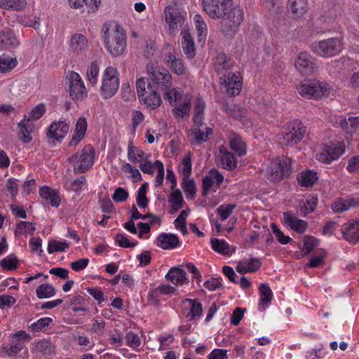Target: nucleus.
<instances>
[{"mask_svg": "<svg viewBox=\"0 0 359 359\" xmlns=\"http://www.w3.org/2000/svg\"><path fill=\"white\" fill-rule=\"evenodd\" d=\"M221 22V32L226 36H233L243 20V11L239 6L231 7L226 11Z\"/></svg>", "mask_w": 359, "mask_h": 359, "instance_id": "f03ea898", "label": "nucleus"}, {"mask_svg": "<svg viewBox=\"0 0 359 359\" xmlns=\"http://www.w3.org/2000/svg\"><path fill=\"white\" fill-rule=\"evenodd\" d=\"M129 196L127 190L122 187L116 188L112 195V199L116 203L126 201Z\"/></svg>", "mask_w": 359, "mask_h": 359, "instance_id": "774afa93", "label": "nucleus"}, {"mask_svg": "<svg viewBox=\"0 0 359 359\" xmlns=\"http://www.w3.org/2000/svg\"><path fill=\"white\" fill-rule=\"evenodd\" d=\"M271 227L273 233L275 235L276 239L280 244L286 245L292 241V238L290 236L284 235V233L280 230L278 226L275 223L271 224Z\"/></svg>", "mask_w": 359, "mask_h": 359, "instance_id": "052dcab7", "label": "nucleus"}, {"mask_svg": "<svg viewBox=\"0 0 359 359\" xmlns=\"http://www.w3.org/2000/svg\"><path fill=\"white\" fill-rule=\"evenodd\" d=\"M0 264L4 269L12 271L17 269L18 259L15 257L8 256L2 259Z\"/></svg>", "mask_w": 359, "mask_h": 359, "instance_id": "e2e57ef3", "label": "nucleus"}, {"mask_svg": "<svg viewBox=\"0 0 359 359\" xmlns=\"http://www.w3.org/2000/svg\"><path fill=\"white\" fill-rule=\"evenodd\" d=\"M156 245L163 250L174 249L180 245V239L175 234L162 233L156 238Z\"/></svg>", "mask_w": 359, "mask_h": 359, "instance_id": "aec40b11", "label": "nucleus"}, {"mask_svg": "<svg viewBox=\"0 0 359 359\" xmlns=\"http://www.w3.org/2000/svg\"><path fill=\"white\" fill-rule=\"evenodd\" d=\"M235 208L236 205L234 204L222 205L217 208V212L221 219L224 221L231 215Z\"/></svg>", "mask_w": 359, "mask_h": 359, "instance_id": "bf43d9fd", "label": "nucleus"}, {"mask_svg": "<svg viewBox=\"0 0 359 359\" xmlns=\"http://www.w3.org/2000/svg\"><path fill=\"white\" fill-rule=\"evenodd\" d=\"M264 7L271 13L278 14L283 10L281 0H261Z\"/></svg>", "mask_w": 359, "mask_h": 359, "instance_id": "6e6d98bb", "label": "nucleus"}, {"mask_svg": "<svg viewBox=\"0 0 359 359\" xmlns=\"http://www.w3.org/2000/svg\"><path fill=\"white\" fill-rule=\"evenodd\" d=\"M306 131V127L299 121L294 120L287 126L283 139L286 146L292 147L299 143L304 137Z\"/></svg>", "mask_w": 359, "mask_h": 359, "instance_id": "9b49d317", "label": "nucleus"}, {"mask_svg": "<svg viewBox=\"0 0 359 359\" xmlns=\"http://www.w3.org/2000/svg\"><path fill=\"white\" fill-rule=\"evenodd\" d=\"M295 66L298 71L304 75L313 74L317 68L314 59L307 52L299 53Z\"/></svg>", "mask_w": 359, "mask_h": 359, "instance_id": "dca6fc26", "label": "nucleus"}, {"mask_svg": "<svg viewBox=\"0 0 359 359\" xmlns=\"http://www.w3.org/2000/svg\"><path fill=\"white\" fill-rule=\"evenodd\" d=\"M183 306L185 309L189 311L185 316L189 320H192L195 318L200 317L203 313L202 304L197 299H185L182 301Z\"/></svg>", "mask_w": 359, "mask_h": 359, "instance_id": "412c9836", "label": "nucleus"}, {"mask_svg": "<svg viewBox=\"0 0 359 359\" xmlns=\"http://www.w3.org/2000/svg\"><path fill=\"white\" fill-rule=\"evenodd\" d=\"M71 50L74 53H83L88 49V41L86 36L81 34H74L70 41Z\"/></svg>", "mask_w": 359, "mask_h": 359, "instance_id": "473e14b6", "label": "nucleus"}, {"mask_svg": "<svg viewBox=\"0 0 359 359\" xmlns=\"http://www.w3.org/2000/svg\"><path fill=\"white\" fill-rule=\"evenodd\" d=\"M318 180V172L309 169L301 172L297 177L298 183L304 187H311Z\"/></svg>", "mask_w": 359, "mask_h": 359, "instance_id": "c756f323", "label": "nucleus"}, {"mask_svg": "<svg viewBox=\"0 0 359 359\" xmlns=\"http://www.w3.org/2000/svg\"><path fill=\"white\" fill-rule=\"evenodd\" d=\"M223 181V175L216 169H211L202 180V195L206 196L210 191L216 192Z\"/></svg>", "mask_w": 359, "mask_h": 359, "instance_id": "ddd939ff", "label": "nucleus"}, {"mask_svg": "<svg viewBox=\"0 0 359 359\" xmlns=\"http://www.w3.org/2000/svg\"><path fill=\"white\" fill-rule=\"evenodd\" d=\"M17 65L15 58L3 55L0 56V73H5L11 71Z\"/></svg>", "mask_w": 359, "mask_h": 359, "instance_id": "49530a36", "label": "nucleus"}, {"mask_svg": "<svg viewBox=\"0 0 359 359\" xmlns=\"http://www.w3.org/2000/svg\"><path fill=\"white\" fill-rule=\"evenodd\" d=\"M260 294L259 302L263 305L268 306L271 304L273 297V293L268 283H262L259 287Z\"/></svg>", "mask_w": 359, "mask_h": 359, "instance_id": "79ce46f5", "label": "nucleus"}, {"mask_svg": "<svg viewBox=\"0 0 359 359\" xmlns=\"http://www.w3.org/2000/svg\"><path fill=\"white\" fill-rule=\"evenodd\" d=\"M220 83L225 88V91L231 96L240 93L242 88V78L240 73L229 72L220 78Z\"/></svg>", "mask_w": 359, "mask_h": 359, "instance_id": "4468645a", "label": "nucleus"}, {"mask_svg": "<svg viewBox=\"0 0 359 359\" xmlns=\"http://www.w3.org/2000/svg\"><path fill=\"white\" fill-rule=\"evenodd\" d=\"M119 86L118 73L116 68L107 67L104 71L100 95L103 99L112 97L117 92Z\"/></svg>", "mask_w": 359, "mask_h": 359, "instance_id": "0eeeda50", "label": "nucleus"}, {"mask_svg": "<svg viewBox=\"0 0 359 359\" xmlns=\"http://www.w3.org/2000/svg\"><path fill=\"white\" fill-rule=\"evenodd\" d=\"M162 91L163 93L164 99L168 100L172 105L182 100V95L175 88H171V86L165 87L162 88Z\"/></svg>", "mask_w": 359, "mask_h": 359, "instance_id": "58836bf2", "label": "nucleus"}, {"mask_svg": "<svg viewBox=\"0 0 359 359\" xmlns=\"http://www.w3.org/2000/svg\"><path fill=\"white\" fill-rule=\"evenodd\" d=\"M26 5V0H0V8L5 9L20 11L22 10Z\"/></svg>", "mask_w": 359, "mask_h": 359, "instance_id": "c03bdc74", "label": "nucleus"}, {"mask_svg": "<svg viewBox=\"0 0 359 359\" xmlns=\"http://www.w3.org/2000/svg\"><path fill=\"white\" fill-rule=\"evenodd\" d=\"M168 34L175 36L183 27L187 13L175 6H166L163 11Z\"/></svg>", "mask_w": 359, "mask_h": 359, "instance_id": "20e7f679", "label": "nucleus"}, {"mask_svg": "<svg viewBox=\"0 0 359 359\" xmlns=\"http://www.w3.org/2000/svg\"><path fill=\"white\" fill-rule=\"evenodd\" d=\"M84 302V299L81 295H75L70 300V304L72 306V311L78 312L79 311H85L86 308L81 306Z\"/></svg>", "mask_w": 359, "mask_h": 359, "instance_id": "69168bd1", "label": "nucleus"}, {"mask_svg": "<svg viewBox=\"0 0 359 359\" xmlns=\"http://www.w3.org/2000/svg\"><path fill=\"white\" fill-rule=\"evenodd\" d=\"M205 108V102L201 97H198L194 108V123H200L203 122L204 119V110Z\"/></svg>", "mask_w": 359, "mask_h": 359, "instance_id": "e433bc0d", "label": "nucleus"}, {"mask_svg": "<svg viewBox=\"0 0 359 359\" xmlns=\"http://www.w3.org/2000/svg\"><path fill=\"white\" fill-rule=\"evenodd\" d=\"M165 62L170 66V69L177 75H182L185 72V67L183 61L177 57L174 51L169 52L165 57Z\"/></svg>", "mask_w": 359, "mask_h": 359, "instance_id": "a878e982", "label": "nucleus"}, {"mask_svg": "<svg viewBox=\"0 0 359 359\" xmlns=\"http://www.w3.org/2000/svg\"><path fill=\"white\" fill-rule=\"evenodd\" d=\"M102 39L107 51L113 57L121 55L126 48V36L123 27L117 24L103 25Z\"/></svg>", "mask_w": 359, "mask_h": 359, "instance_id": "f257e3e1", "label": "nucleus"}, {"mask_svg": "<svg viewBox=\"0 0 359 359\" xmlns=\"http://www.w3.org/2000/svg\"><path fill=\"white\" fill-rule=\"evenodd\" d=\"M194 22L195 24L196 29L198 32V41H201L205 39L208 34V28L206 23L203 18L199 14H196L194 16Z\"/></svg>", "mask_w": 359, "mask_h": 359, "instance_id": "4c0bfd02", "label": "nucleus"}, {"mask_svg": "<svg viewBox=\"0 0 359 359\" xmlns=\"http://www.w3.org/2000/svg\"><path fill=\"white\" fill-rule=\"evenodd\" d=\"M341 231L346 241L352 244L357 243L359 241V219L348 220L342 225Z\"/></svg>", "mask_w": 359, "mask_h": 359, "instance_id": "f3484780", "label": "nucleus"}, {"mask_svg": "<svg viewBox=\"0 0 359 359\" xmlns=\"http://www.w3.org/2000/svg\"><path fill=\"white\" fill-rule=\"evenodd\" d=\"M339 126L347 133H355L359 131V116L341 118Z\"/></svg>", "mask_w": 359, "mask_h": 359, "instance_id": "72a5a7b5", "label": "nucleus"}, {"mask_svg": "<svg viewBox=\"0 0 359 359\" xmlns=\"http://www.w3.org/2000/svg\"><path fill=\"white\" fill-rule=\"evenodd\" d=\"M46 111V107L43 104L36 105L30 112L27 118L25 116L24 119L21 120L18 123L20 128V133L22 136L20 137L25 143H28L32 140L31 133L33 131L34 126L29 122L30 119L38 120Z\"/></svg>", "mask_w": 359, "mask_h": 359, "instance_id": "1a4fd4ad", "label": "nucleus"}, {"mask_svg": "<svg viewBox=\"0 0 359 359\" xmlns=\"http://www.w3.org/2000/svg\"><path fill=\"white\" fill-rule=\"evenodd\" d=\"M35 230H36V228H35L34 224L29 222L20 221L16 225V228L15 230V236H20L22 234L26 235L28 233L33 234Z\"/></svg>", "mask_w": 359, "mask_h": 359, "instance_id": "de8ad7c7", "label": "nucleus"}, {"mask_svg": "<svg viewBox=\"0 0 359 359\" xmlns=\"http://www.w3.org/2000/svg\"><path fill=\"white\" fill-rule=\"evenodd\" d=\"M121 170L126 173H130V177L135 182L140 181L142 179L140 171L137 169L132 167L129 163H124Z\"/></svg>", "mask_w": 359, "mask_h": 359, "instance_id": "338daca9", "label": "nucleus"}, {"mask_svg": "<svg viewBox=\"0 0 359 359\" xmlns=\"http://www.w3.org/2000/svg\"><path fill=\"white\" fill-rule=\"evenodd\" d=\"M55 288L50 284L43 283L36 289V294L39 299H47L55 294Z\"/></svg>", "mask_w": 359, "mask_h": 359, "instance_id": "ea45409f", "label": "nucleus"}, {"mask_svg": "<svg viewBox=\"0 0 359 359\" xmlns=\"http://www.w3.org/2000/svg\"><path fill=\"white\" fill-rule=\"evenodd\" d=\"M69 130V123H67L65 121L53 122L48 127L47 131L48 142L54 143V140H61L68 133Z\"/></svg>", "mask_w": 359, "mask_h": 359, "instance_id": "2eb2a0df", "label": "nucleus"}, {"mask_svg": "<svg viewBox=\"0 0 359 359\" xmlns=\"http://www.w3.org/2000/svg\"><path fill=\"white\" fill-rule=\"evenodd\" d=\"M212 248L215 252L222 254L224 255H228L230 253L229 245L224 240H219L216 238H211L210 240Z\"/></svg>", "mask_w": 359, "mask_h": 359, "instance_id": "37998d69", "label": "nucleus"}, {"mask_svg": "<svg viewBox=\"0 0 359 359\" xmlns=\"http://www.w3.org/2000/svg\"><path fill=\"white\" fill-rule=\"evenodd\" d=\"M329 84L317 81L303 82L297 87L299 94L306 99L318 100L330 93Z\"/></svg>", "mask_w": 359, "mask_h": 359, "instance_id": "39448f33", "label": "nucleus"}, {"mask_svg": "<svg viewBox=\"0 0 359 359\" xmlns=\"http://www.w3.org/2000/svg\"><path fill=\"white\" fill-rule=\"evenodd\" d=\"M229 142L231 149L239 157L246 154L247 144L239 135L231 133L229 136Z\"/></svg>", "mask_w": 359, "mask_h": 359, "instance_id": "4be33fe9", "label": "nucleus"}, {"mask_svg": "<svg viewBox=\"0 0 359 359\" xmlns=\"http://www.w3.org/2000/svg\"><path fill=\"white\" fill-rule=\"evenodd\" d=\"M283 218L290 229L299 233H304L308 228V223L298 219L292 212H283Z\"/></svg>", "mask_w": 359, "mask_h": 359, "instance_id": "6ab92c4d", "label": "nucleus"}, {"mask_svg": "<svg viewBox=\"0 0 359 359\" xmlns=\"http://www.w3.org/2000/svg\"><path fill=\"white\" fill-rule=\"evenodd\" d=\"M147 69L151 74V79L154 82L152 85L161 86L162 88L172 86V77L169 72L162 67H154L153 65H147Z\"/></svg>", "mask_w": 359, "mask_h": 359, "instance_id": "f8f14e48", "label": "nucleus"}, {"mask_svg": "<svg viewBox=\"0 0 359 359\" xmlns=\"http://www.w3.org/2000/svg\"><path fill=\"white\" fill-rule=\"evenodd\" d=\"M36 350L43 355H50L54 352V346L50 341L42 339L34 343Z\"/></svg>", "mask_w": 359, "mask_h": 359, "instance_id": "09e8293b", "label": "nucleus"}, {"mask_svg": "<svg viewBox=\"0 0 359 359\" xmlns=\"http://www.w3.org/2000/svg\"><path fill=\"white\" fill-rule=\"evenodd\" d=\"M9 338L12 344H15L22 349L25 348V343L31 340L30 335L24 330L11 334Z\"/></svg>", "mask_w": 359, "mask_h": 359, "instance_id": "c9c22d12", "label": "nucleus"}, {"mask_svg": "<svg viewBox=\"0 0 359 359\" xmlns=\"http://www.w3.org/2000/svg\"><path fill=\"white\" fill-rule=\"evenodd\" d=\"M131 218L132 219H150V224H154V223H161V219L158 216L153 215L151 213H148L146 215H142L140 213L135 207V205L132 206L131 208Z\"/></svg>", "mask_w": 359, "mask_h": 359, "instance_id": "a18cd8bd", "label": "nucleus"}, {"mask_svg": "<svg viewBox=\"0 0 359 359\" xmlns=\"http://www.w3.org/2000/svg\"><path fill=\"white\" fill-rule=\"evenodd\" d=\"M287 8L294 17H302L309 11L308 0H287Z\"/></svg>", "mask_w": 359, "mask_h": 359, "instance_id": "5701e85b", "label": "nucleus"}, {"mask_svg": "<svg viewBox=\"0 0 359 359\" xmlns=\"http://www.w3.org/2000/svg\"><path fill=\"white\" fill-rule=\"evenodd\" d=\"M165 278L173 285H183L187 283L186 271L177 267L171 268L165 275Z\"/></svg>", "mask_w": 359, "mask_h": 359, "instance_id": "bb28decb", "label": "nucleus"}, {"mask_svg": "<svg viewBox=\"0 0 359 359\" xmlns=\"http://www.w3.org/2000/svg\"><path fill=\"white\" fill-rule=\"evenodd\" d=\"M191 170V158H182V164L179 166V171L182 174L183 178L189 177Z\"/></svg>", "mask_w": 359, "mask_h": 359, "instance_id": "680f3d73", "label": "nucleus"}, {"mask_svg": "<svg viewBox=\"0 0 359 359\" xmlns=\"http://www.w3.org/2000/svg\"><path fill=\"white\" fill-rule=\"evenodd\" d=\"M311 48L318 56L331 57L341 52L343 43L340 38L333 37L314 41L311 43Z\"/></svg>", "mask_w": 359, "mask_h": 359, "instance_id": "7ed1b4c3", "label": "nucleus"}, {"mask_svg": "<svg viewBox=\"0 0 359 359\" xmlns=\"http://www.w3.org/2000/svg\"><path fill=\"white\" fill-rule=\"evenodd\" d=\"M69 246V243L66 241H57L51 240L48 242L47 250L49 254H53L55 252H64Z\"/></svg>", "mask_w": 359, "mask_h": 359, "instance_id": "8fccbe9b", "label": "nucleus"}, {"mask_svg": "<svg viewBox=\"0 0 359 359\" xmlns=\"http://www.w3.org/2000/svg\"><path fill=\"white\" fill-rule=\"evenodd\" d=\"M172 114L175 118H183L188 116L191 109V98L186 96L182 103L173 104Z\"/></svg>", "mask_w": 359, "mask_h": 359, "instance_id": "2f4dec72", "label": "nucleus"}, {"mask_svg": "<svg viewBox=\"0 0 359 359\" xmlns=\"http://www.w3.org/2000/svg\"><path fill=\"white\" fill-rule=\"evenodd\" d=\"M192 132L194 135V142L200 144L208 140V136L212 133V129L207 127L203 122H201L200 123H194Z\"/></svg>", "mask_w": 359, "mask_h": 359, "instance_id": "cd10ccee", "label": "nucleus"}, {"mask_svg": "<svg viewBox=\"0 0 359 359\" xmlns=\"http://www.w3.org/2000/svg\"><path fill=\"white\" fill-rule=\"evenodd\" d=\"M86 183V179L84 175L80 176L73 180L69 181L66 184V187L68 189L72 190L76 193H80L81 191V186Z\"/></svg>", "mask_w": 359, "mask_h": 359, "instance_id": "4d7b16f0", "label": "nucleus"}, {"mask_svg": "<svg viewBox=\"0 0 359 359\" xmlns=\"http://www.w3.org/2000/svg\"><path fill=\"white\" fill-rule=\"evenodd\" d=\"M99 66L97 62H93L90 63L87 69V78L90 83L93 86L97 83V77L99 75Z\"/></svg>", "mask_w": 359, "mask_h": 359, "instance_id": "603ef678", "label": "nucleus"}, {"mask_svg": "<svg viewBox=\"0 0 359 359\" xmlns=\"http://www.w3.org/2000/svg\"><path fill=\"white\" fill-rule=\"evenodd\" d=\"M69 85V95L75 102L83 100L88 95L84 83L80 75L76 72H71L66 76Z\"/></svg>", "mask_w": 359, "mask_h": 359, "instance_id": "9d476101", "label": "nucleus"}, {"mask_svg": "<svg viewBox=\"0 0 359 359\" xmlns=\"http://www.w3.org/2000/svg\"><path fill=\"white\" fill-rule=\"evenodd\" d=\"M156 87L151 83H148L144 79H139L136 81V88L138 98L140 95L147 93L150 90H153Z\"/></svg>", "mask_w": 359, "mask_h": 359, "instance_id": "13d9d810", "label": "nucleus"}, {"mask_svg": "<svg viewBox=\"0 0 359 359\" xmlns=\"http://www.w3.org/2000/svg\"><path fill=\"white\" fill-rule=\"evenodd\" d=\"M182 188L184 192L187 193V198H194L196 196V184L193 179L189 177L183 178Z\"/></svg>", "mask_w": 359, "mask_h": 359, "instance_id": "3c124183", "label": "nucleus"}, {"mask_svg": "<svg viewBox=\"0 0 359 359\" xmlns=\"http://www.w3.org/2000/svg\"><path fill=\"white\" fill-rule=\"evenodd\" d=\"M156 89V88L150 90L147 93L140 95L139 97L140 102L145 104L150 109H155L161 104V99L157 94Z\"/></svg>", "mask_w": 359, "mask_h": 359, "instance_id": "b1692460", "label": "nucleus"}, {"mask_svg": "<svg viewBox=\"0 0 359 359\" xmlns=\"http://www.w3.org/2000/svg\"><path fill=\"white\" fill-rule=\"evenodd\" d=\"M291 158H273L266 169V178L278 182L291 173Z\"/></svg>", "mask_w": 359, "mask_h": 359, "instance_id": "423d86ee", "label": "nucleus"}, {"mask_svg": "<svg viewBox=\"0 0 359 359\" xmlns=\"http://www.w3.org/2000/svg\"><path fill=\"white\" fill-rule=\"evenodd\" d=\"M169 201L175 206V210L177 211L182 208L183 197L180 190L174 191L171 194Z\"/></svg>", "mask_w": 359, "mask_h": 359, "instance_id": "0e129e2a", "label": "nucleus"}, {"mask_svg": "<svg viewBox=\"0 0 359 359\" xmlns=\"http://www.w3.org/2000/svg\"><path fill=\"white\" fill-rule=\"evenodd\" d=\"M52 322L53 319L50 317L41 318L29 325V328L34 332L43 331L48 327Z\"/></svg>", "mask_w": 359, "mask_h": 359, "instance_id": "5fc2aeb1", "label": "nucleus"}, {"mask_svg": "<svg viewBox=\"0 0 359 359\" xmlns=\"http://www.w3.org/2000/svg\"><path fill=\"white\" fill-rule=\"evenodd\" d=\"M190 210L187 208L181 211L180 215L175 219L174 224L177 229L180 230L183 235H186L188 233L187 228V218L189 214Z\"/></svg>", "mask_w": 359, "mask_h": 359, "instance_id": "a19ab883", "label": "nucleus"}, {"mask_svg": "<svg viewBox=\"0 0 359 359\" xmlns=\"http://www.w3.org/2000/svg\"><path fill=\"white\" fill-rule=\"evenodd\" d=\"M76 174L83 173L93 165V158H69Z\"/></svg>", "mask_w": 359, "mask_h": 359, "instance_id": "f704fd0d", "label": "nucleus"}, {"mask_svg": "<svg viewBox=\"0 0 359 359\" xmlns=\"http://www.w3.org/2000/svg\"><path fill=\"white\" fill-rule=\"evenodd\" d=\"M182 48L186 56L192 59L196 55V46L189 29L184 28L181 31Z\"/></svg>", "mask_w": 359, "mask_h": 359, "instance_id": "a211bd4d", "label": "nucleus"}, {"mask_svg": "<svg viewBox=\"0 0 359 359\" xmlns=\"http://www.w3.org/2000/svg\"><path fill=\"white\" fill-rule=\"evenodd\" d=\"M19 42L13 32L9 29L0 32V49H11L18 46Z\"/></svg>", "mask_w": 359, "mask_h": 359, "instance_id": "7c9ffc66", "label": "nucleus"}, {"mask_svg": "<svg viewBox=\"0 0 359 359\" xmlns=\"http://www.w3.org/2000/svg\"><path fill=\"white\" fill-rule=\"evenodd\" d=\"M318 240L313 236H306L303 240V247L302 248V256L309 255L316 246L318 245Z\"/></svg>", "mask_w": 359, "mask_h": 359, "instance_id": "864d4df0", "label": "nucleus"}, {"mask_svg": "<svg viewBox=\"0 0 359 359\" xmlns=\"http://www.w3.org/2000/svg\"><path fill=\"white\" fill-rule=\"evenodd\" d=\"M87 129V121L85 117H80L76 122L75 130L69 142V146H76L83 138Z\"/></svg>", "mask_w": 359, "mask_h": 359, "instance_id": "c85d7f7f", "label": "nucleus"}, {"mask_svg": "<svg viewBox=\"0 0 359 359\" xmlns=\"http://www.w3.org/2000/svg\"><path fill=\"white\" fill-rule=\"evenodd\" d=\"M232 1L233 0H202V6L210 18L220 19L231 8Z\"/></svg>", "mask_w": 359, "mask_h": 359, "instance_id": "6e6552de", "label": "nucleus"}, {"mask_svg": "<svg viewBox=\"0 0 359 359\" xmlns=\"http://www.w3.org/2000/svg\"><path fill=\"white\" fill-rule=\"evenodd\" d=\"M346 150V145L342 142H331L329 145H325L323 151L320 157H339Z\"/></svg>", "mask_w": 359, "mask_h": 359, "instance_id": "393cba45", "label": "nucleus"}]
</instances>
